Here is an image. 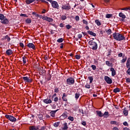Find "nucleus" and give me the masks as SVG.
<instances>
[{
    "instance_id": "obj_9",
    "label": "nucleus",
    "mask_w": 130,
    "mask_h": 130,
    "mask_svg": "<svg viewBox=\"0 0 130 130\" xmlns=\"http://www.w3.org/2000/svg\"><path fill=\"white\" fill-rule=\"evenodd\" d=\"M27 46L29 48H31V49H33L34 50L36 49V47H35V45L33 44V43H29L27 44Z\"/></svg>"
},
{
    "instance_id": "obj_62",
    "label": "nucleus",
    "mask_w": 130,
    "mask_h": 130,
    "mask_svg": "<svg viewBox=\"0 0 130 130\" xmlns=\"http://www.w3.org/2000/svg\"><path fill=\"white\" fill-rule=\"evenodd\" d=\"M126 82L127 83H130V78H127V79H126Z\"/></svg>"
},
{
    "instance_id": "obj_47",
    "label": "nucleus",
    "mask_w": 130,
    "mask_h": 130,
    "mask_svg": "<svg viewBox=\"0 0 130 130\" xmlns=\"http://www.w3.org/2000/svg\"><path fill=\"white\" fill-rule=\"evenodd\" d=\"M20 17H25V18H28V16H27V15L24 14H21Z\"/></svg>"
},
{
    "instance_id": "obj_60",
    "label": "nucleus",
    "mask_w": 130,
    "mask_h": 130,
    "mask_svg": "<svg viewBox=\"0 0 130 130\" xmlns=\"http://www.w3.org/2000/svg\"><path fill=\"white\" fill-rule=\"evenodd\" d=\"M62 99L63 101H68V99H67V98L62 97Z\"/></svg>"
},
{
    "instance_id": "obj_32",
    "label": "nucleus",
    "mask_w": 130,
    "mask_h": 130,
    "mask_svg": "<svg viewBox=\"0 0 130 130\" xmlns=\"http://www.w3.org/2000/svg\"><path fill=\"white\" fill-rule=\"evenodd\" d=\"M60 123V122H55V123L53 124V126L55 127H58V126L59 125V124Z\"/></svg>"
},
{
    "instance_id": "obj_61",
    "label": "nucleus",
    "mask_w": 130,
    "mask_h": 130,
    "mask_svg": "<svg viewBox=\"0 0 130 130\" xmlns=\"http://www.w3.org/2000/svg\"><path fill=\"white\" fill-rule=\"evenodd\" d=\"M127 10H128V9H127V8H125L121 9V11H127Z\"/></svg>"
},
{
    "instance_id": "obj_56",
    "label": "nucleus",
    "mask_w": 130,
    "mask_h": 130,
    "mask_svg": "<svg viewBox=\"0 0 130 130\" xmlns=\"http://www.w3.org/2000/svg\"><path fill=\"white\" fill-rule=\"evenodd\" d=\"M59 91V90H58V88H56L54 89V92H55V93H58Z\"/></svg>"
},
{
    "instance_id": "obj_33",
    "label": "nucleus",
    "mask_w": 130,
    "mask_h": 130,
    "mask_svg": "<svg viewBox=\"0 0 130 130\" xmlns=\"http://www.w3.org/2000/svg\"><path fill=\"white\" fill-rule=\"evenodd\" d=\"M5 18L4 15L3 14H0V20H1V21L3 20Z\"/></svg>"
},
{
    "instance_id": "obj_12",
    "label": "nucleus",
    "mask_w": 130,
    "mask_h": 130,
    "mask_svg": "<svg viewBox=\"0 0 130 130\" xmlns=\"http://www.w3.org/2000/svg\"><path fill=\"white\" fill-rule=\"evenodd\" d=\"M60 118L62 119H66L68 117V112H64L61 116Z\"/></svg>"
},
{
    "instance_id": "obj_30",
    "label": "nucleus",
    "mask_w": 130,
    "mask_h": 130,
    "mask_svg": "<svg viewBox=\"0 0 130 130\" xmlns=\"http://www.w3.org/2000/svg\"><path fill=\"white\" fill-rule=\"evenodd\" d=\"M114 93H118V92H120V89L118 88H116L113 90Z\"/></svg>"
},
{
    "instance_id": "obj_44",
    "label": "nucleus",
    "mask_w": 130,
    "mask_h": 130,
    "mask_svg": "<svg viewBox=\"0 0 130 130\" xmlns=\"http://www.w3.org/2000/svg\"><path fill=\"white\" fill-rule=\"evenodd\" d=\"M66 27L67 29H71V28H72V26L70 24L66 25Z\"/></svg>"
},
{
    "instance_id": "obj_58",
    "label": "nucleus",
    "mask_w": 130,
    "mask_h": 130,
    "mask_svg": "<svg viewBox=\"0 0 130 130\" xmlns=\"http://www.w3.org/2000/svg\"><path fill=\"white\" fill-rule=\"evenodd\" d=\"M81 124H82V125H84V126H86V122H85V121L82 122Z\"/></svg>"
},
{
    "instance_id": "obj_16",
    "label": "nucleus",
    "mask_w": 130,
    "mask_h": 130,
    "mask_svg": "<svg viewBox=\"0 0 130 130\" xmlns=\"http://www.w3.org/2000/svg\"><path fill=\"white\" fill-rule=\"evenodd\" d=\"M126 68L128 69L130 67V57L128 58L126 63Z\"/></svg>"
},
{
    "instance_id": "obj_42",
    "label": "nucleus",
    "mask_w": 130,
    "mask_h": 130,
    "mask_svg": "<svg viewBox=\"0 0 130 130\" xmlns=\"http://www.w3.org/2000/svg\"><path fill=\"white\" fill-rule=\"evenodd\" d=\"M82 22H83V24H85V25H88V21H86V20L83 19L82 20Z\"/></svg>"
},
{
    "instance_id": "obj_3",
    "label": "nucleus",
    "mask_w": 130,
    "mask_h": 130,
    "mask_svg": "<svg viewBox=\"0 0 130 130\" xmlns=\"http://www.w3.org/2000/svg\"><path fill=\"white\" fill-rule=\"evenodd\" d=\"M5 117L7 119L10 120V121H12V122H15V121H17V119L12 115H6Z\"/></svg>"
},
{
    "instance_id": "obj_57",
    "label": "nucleus",
    "mask_w": 130,
    "mask_h": 130,
    "mask_svg": "<svg viewBox=\"0 0 130 130\" xmlns=\"http://www.w3.org/2000/svg\"><path fill=\"white\" fill-rule=\"evenodd\" d=\"M54 101H55V102H57V101H58V97H55L54 99Z\"/></svg>"
},
{
    "instance_id": "obj_40",
    "label": "nucleus",
    "mask_w": 130,
    "mask_h": 130,
    "mask_svg": "<svg viewBox=\"0 0 130 130\" xmlns=\"http://www.w3.org/2000/svg\"><path fill=\"white\" fill-rule=\"evenodd\" d=\"M80 97V93H76L75 94V98L76 99H79V98Z\"/></svg>"
},
{
    "instance_id": "obj_45",
    "label": "nucleus",
    "mask_w": 130,
    "mask_h": 130,
    "mask_svg": "<svg viewBox=\"0 0 130 130\" xmlns=\"http://www.w3.org/2000/svg\"><path fill=\"white\" fill-rule=\"evenodd\" d=\"M42 19L44 20V21H47V19H48V17L47 16H44L42 17Z\"/></svg>"
},
{
    "instance_id": "obj_49",
    "label": "nucleus",
    "mask_w": 130,
    "mask_h": 130,
    "mask_svg": "<svg viewBox=\"0 0 130 130\" xmlns=\"http://www.w3.org/2000/svg\"><path fill=\"white\" fill-rule=\"evenodd\" d=\"M107 33L109 35L111 34L112 31H111V29H109L107 31Z\"/></svg>"
},
{
    "instance_id": "obj_52",
    "label": "nucleus",
    "mask_w": 130,
    "mask_h": 130,
    "mask_svg": "<svg viewBox=\"0 0 130 130\" xmlns=\"http://www.w3.org/2000/svg\"><path fill=\"white\" fill-rule=\"evenodd\" d=\"M112 16V15H111V14H107L106 16V18H108V19H109V18H111Z\"/></svg>"
},
{
    "instance_id": "obj_23",
    "label": "nucleus",
    "mask_w": 130,
    "mask_h": 130,
    "mask_svg": "<svg viewBox=\"0 0 130 130\" xmlns=\"http://www.w3.org/2000/svg\"><path fill=\"white\" fill-rule=\"evenodd\" d=\"M34 2H35V0H26L25 1L26 5H30V4H32Z\"/></svg>"
},
{
    "instance_id": "obj_4",
    "label": "nucleus",
    "mask_w": 130,
    "mask_h": 130,
    "mask_svg": "<svg viewBox=\"0 0 130 130\" xmlns=\"http://www.w3.org/2000/svg\"><path fill=\"white\" fill-rule=\"evenodd\" d=\"M52 7L53 9H57V10H59V5L56 1H52L51 2Z\"/></svg>"
},
{
    "instance_id": "obj_50",
    "label": "nucleus",
    "mask_w": 130,
    "mask_h": 130,
    "mask_svg": "<svg viewBox=\"0 0 130 130\" xmlns=\"http://www.w3.org/2000/svg\"><path fill=\"white\" fill-rule=\"evenodd\" d=\"M116 121H111L110 122L111 124H116Z\"/></svg>"
},
{
    "instance_id": "obj_46",
    "label": "nucleus",
    "mask_w": 130,
    "mask_h": 130,
    "mask_svg": "<svg viewBox=\"0 0 130 130\" xmlns=\"http://www.w3.org/2000/svg\"><path fill=\"white\" fill-rule=\"evenodd\" d=\"M79 112L80 113H81L82 116H84V111L83 110L79 109Z\"/></svg>"
},
{
    "instance_id": "obj_59",
    "label": "nucleus",
    "mask_w": 130,
    "mask_h": 130,
    "mask_svg": "<svg viewBox=\"0 0 130 130\" xmlns=\"http://www.w3.org/2000/svg\"><path fill=\"white\" fill-rule=\"evenodd\" d=\"M59 26H60L61 28H63V27H64V24H63V23H60Z\"/></svg>"
},
{
    "instance_id": "obj_28",
    "label": "nucleus",
    "mask_w": 130,
    "mask_h": 130,
    "mask_svg": "<svg viewBox=\"0 0 130 130\" xmlns=\"http://www.w3.org/2000/svg\"><path fill=\"white\" fill-rule=\"evenodd\" d=\"M106 64L108 67H113L112 63H111L109 61H106Z\"/></svg>"
},
{
    "instance_id": "obj_24",
    "label": "nucleus",
    "mask_w": 130,
    "mask_h": 130,
    "mask_svg": "<svg viewBox=\"0 0 130 130\" xmlns=\"http://www.w3.org/2000/svg\"><path fill=\"white\" fill-rule=\"evenodd\" d=\"M38 127L35 126H30L29 127V130H38Z\"/></svg>"
},
{
    "instance_id": "obj_18",
    "label": "nucleus",
    "mask_w": 130,
    "mask_h": 130,
    "mask_svg": "<svg viewBox=\"0 0 130 130\" xmlns=\"http://www.w3.org/2000/svg\"><path fill=\"white\" fill-rule=\"evenodd\" d=\"M27 60H28V59L27 58V57L23 56L22 57V61H23V64H26V63L27 62Z\"/></svg>"
},
{
    "instance_id": "obj_14",
    "label": "nucleus",
    "mask_w": 130,
    "mask_h": 130,
    "mask_svg": "<svg viewBox=\"0 0 130 130\" xmlns=\"http://www.w3.org/2000/svg\"><path fill=\"white\" fill-rule=\"evenodd\" d=\"M110 71L112 72V77H114L116 75V71H115V69L113 68H110Z\"/></svg>"
},
{
    "instance_id": "obj_2",
    "label": "nucleus",
    "mask_w": 130,
    "mask_h": 130,
    "mask_svg": "<svg viewBox=\"0 0 130 130\" xmlns=\"http://www.w3.org/2000/svg\"><path fill=\"white\" fill-rule=\"evenodd\" d=\"M88 44L90 45L92 50H96V49L98 48V45L97 44V43L93 41H89Z\"/></svg>"
},
{
    "instance_id": "obj_21",
    "label": "nucleus",
    "mask_w": 130,
    "mask_h": 130,
    "mask_svg": "<svg viewBox=\"0 0 130 130\" xmlns=\"http://www.w3.org/2000/svg\"><path fill=\"white\" fill-rule=\"evenodd\" d=\"M119 17H120V18H122V19H125V18H126L125 15L124 14H123V13H122V12L119 13Z\"/></svg>"
},
{
    "instance_id": "obj_54",
    "label": "nucleus",
    "mask_w": 130,
    "mask_h": 130,
    "mask_svg": "<svg viewBox=\"0 0 130 130\" xmlns=\"http://www.w3.org/2000/svg\"><path fill=\"white\" fill-rule=\"evenodd\" d=\"M91 68L92 70H93V71H95V70H96V66L95 65H92Z\"/></svg>"
},
{
    "instance_id": "obj_11",
    "label": "nucleus",
    "mask_w": 130,
    "mask_h": 130,
    "mask_svg": "<svg viewBox=\"0 0 130 130\" xmlns=\"http://www.w3.org/2000/svg\"><path fill=\"white\" fill-rule=\"evenodd\" d=\"M44 103L46 104H50L52 103V101L50 99H47L43 100Z\"/></svg>"
},
{
    "instance_id": "obj_19",
    "label": "nucleus",
    "mask_w": 130,
    "mask_h": 130,
    "mask_svg": "<svg viewBox=\"0 0 130 130\" xmlns=\"http://www.w3.org/2000/svg\"><path fill=\"white\" fill-rule=\"evenodd\" d=\"M123 113L124 115H125V116H127V115L128 114V111H127V110H126V109L124 108L123 111Z\"/></svg>"
},
{
    "instance_id": "obj_10",
    "label": "nucleus",
    "mask_w": 130,
    "mask_h": 130,
    "mask_svg": "<svg viewBox=\"0 0 130 130\" xmlns=\"http://www.w3.org/2000/svg\"><path fill=\"white\" fill-rule=\"evenodd\" d=\"M57 111H58V109L54 111H51V112H50V116L52 117H55V113H56Z\"/></svg>"
},
{
    "instance_id": "obj_53",
    "label": "nucleus",
    "mask_w": 130,
    "mask_h": 130,
    "mask_svg": "<svg viewBox=\"0 0 130 130\" xmlns=\"http://www.w3.org/2000/svg\"><path fill=\"white\" fill-rule=\"evenodd\" d=\"M82 37H83V35L81 34H79L78 35V38H79V39H81V38H82Z\"/></svg>"
},
{
    "instance_id": "obj_7",
    "label": "nucleus",
    "mask_w": 130,
    "mask_h": 130,
    "mask_svg": "<svg viewBox=\"0 0 130 130\" xmlns=\"http://www.w3.org/2000/svg\"><path fill=\"white\" fill-rule=\"evenodd\" d=\"M22 79L25 83H32V79L30 77H23Z\"/></svg>"
},
{
    "instance_id": "obj_22",
    "label": "nucleus",
    "mask_w": 130,
    "mask_h": 130,
    "mask_svg": "<svg viewBox=\"0 0 130 130\" xmlns=\"http://www.w3.org/2000/svg\"><path fill=\"white\" fill-rule=\"evenodd\" d=\"M7 40V41H8V42H10V41H11V38L9 37V36H6L3 38V40Z\"/></svg>"
},
{
    "instance_id": "obj_13",
    "label": "nucleus",
    "mask_w": 130,
    "mask_h": 130,
    "mask_svg": "<svg viewBox=\"0 0 130 130\" xmlns=\"http://www.w3.org/2000/svg\"><path fill=\"white\" fill-rule=\"evenodd\" d=\"M1 23L4 25H8L9 23V19L5 18L2 21H1Z\"/></svg>"
},
{
    "instance_id": "obj_6",
    "label": "nucleus",
    "mask_w": 130,
    "mask_h": 130,
    "mask_svg": "<svg viewBox=\"0 0 130 130\" xmlns=\"http://www.w3.org/2000/svg\"><path fill=\"white\" fill-rule=\"evenodd\" d=\"M61 9L62 10H66L67 11H69L71 9V5H70V4H67L66 5H62L61 7Z\"/></svg>"
},
{
    "instance_id": "obj_20",
    "label": "nucleus",
    "mask_w": 130,
    "mask_h": 130,
    "mask_svg": "<svg viewBox=\"0 0 130 130\" xmlns=\"http://www.w3.org/2000/svg\"><path fill=\"white\" fill-rule=\"evenodd\" d=\"M87 33L88 34H89V35H91L92 36H94V37H96V35L95 33H94L93 31H88Z\"/></svg>"
},
{
    "instance_id": "obj_37",
    "label": "nucleus",
    "mask_w": 130,
    "mask_h": 130,
    "mask_svg": "<svg viewBox=\"0 0 130 130\" xmlns=\"http://www.w3.org/2000/svg\"><path fill=\"white\" fill-rule=\"evenodd\" d=\"M38 118H39L40 120H42V119H43L42 117H43V115H42V114H39L38 115Z\"/></svg>"
},
{
    "instance_id": "obj_48",
    "label": "nucleus",
    "mask_w": 130,
    "mask_h": 130,
    "mask_svg": "<svg viewBox=\"0 0 130 130\" xmlns=\"http://www.w3.org/2000/svg\"><path fill=\"white\" fill-rule=\"evenodd\" d=\"M75 58H76V59H80V58H81V56L79 55H76L75 56Z\"/></svg>"
},
{
    "instance_id": "obj_63",
    "label": "nucleus",
    "mask_w": 130,
    "mask_h": 130,
    "mask_svg": "<svg viewBox=\"0 0 130 130\" xmlns=\"http://www.w3.org/2000/svg\"><path fill=\"white\" fill-rule=\"evenodd\" d=\"M118 56H119V57H121L122 56V53H119Z\"/></svg>"
},
{
    "instance_id": "obj_39",
    "label": "nucleus",
    "mask_w": 130,
    "mask_h": 130,
    "mask_svg": "<svg viewBox=\"0 0 130 130\" xmlns=\"http://www.w3.org/2000/svg\"><path fill=\"white\" fill-rule=\"evenodd\" d=\"M68 119L69 120H70L71 121H74V117H72V116H69V117H68Z\"/></svg>"
},
{
    "instance_id": "obj_27",
    "label": "nucleus",
    "mask_w": 130,
    "mask_h": 130,
    "mask_svg": "<svg viewBox=\"0 0 130 130\" xmlns=\"http://www.w3.org/2000/svg\"><path fill=\"white\" fill-rule=\"evenodd\" d=\"M103 116H105V117H106V118H107V117H108L109 116V113H108V112H105L103 114Z\"/></svg>"
},
{
    "instance_id": "obj_31",
    "label": "nucleus",
    "mask_w": 130,
    "mask_h": 130,
    "mask_svg": "<svg viewBox=\"0 0 130 130\" xmlns=\"http://www.w3.org/2000/svg\"><path fill=\"white\" fill-rule=\"evenodd\" d=\"M25 22L26 24H30L31 22H32V20L30 18H27L25 20Z\"/></svg>"
},
{
    "instance_id": "obj_36",
    "label": "nucleus",
    "mask_w": 130,
    "mask_h": 130,
    "mask_svg": "<svg viewBox=\"0 0 130 130\" xmlns=\"http://www.w3.org/2000/svg\"><path fill=\"white\" fill-rule=\"evenodd\" d=\"M62 21H64L67 19V16L66 15H62L61 17Z\"/></svg>"
},
{
    "instance_id": "obj_29",
    "label": "nucleus",
    "mask_w": 130,
    "mask_h": 130,
    "mask_svg": "<svg viewBox=\"0 0 130 130\" xmlns=\"http://www.w3.org/2000/svg\"><path fill=\"white\" fill-rule=\"evenodd\" d=\"M68 128H69V127H68V123H66L63 125V127L62 128V129L67 130V129H68Z\"/></svg>"
},
{
    "instance_id": "obj_64",
    "label": "nucleus",
    "mask_w": 130,
    "mask_h": 130,
    "mask_svg": "<svg viewBox=\"0 0 130 130\" xmlns=\"http://www.w3.org/2000/svg\"><path fill=\"white\" fill-rule=\"evenodd\" d=\"M113 130H119V129H118V128L116 127H114L113 128Z\"/></svg>"
},
{
    "instance_id": "obj_5",
    "label": "nucleus",
    "mask_w": 130,
    "mask_h": 130,
    "mask_svg": "<svg viewBox=\"0 0 130 130\" xmlns=\"http://www.w3.org/2000/svg\"><path fill=\"white\" fill-rule=\"evenodd\" d=\"M67 83L68 85H74L75 84V79L72 77L69 78L67 79Z\"/></svg>"
},
{
    "instance_id": "obj_34",
    "label": "nucleus",
    "mask_w": 130,
    "mask_h": 130,
    "mask_svg": "<svg viewBox=\"0 0 130 130\" xmlns=\"http://www.w3.org/2000/svg\"><path fill=\"white\" fill-rule=\"evenodd\" d=\"M63 41V38H59L57 40V42H58L59 43H61Z\"/></svg>"
},
{
    "instance_id": "obj_8",
    "label": "nucleus",
    "mask_w": 130,
    "mask_h": 130,
    "mask_svg": "<svg viewBox=\"0 0 130 130\" xmlns=\"http://www.w3.org/2000/svg\"><path fill=\"white\" fill-rule=\"evenodd\" d=\"M104 80L107 84H112V79L108 76H105Z\"/></svg>"
},
{
    "instance_id": "obj_25",
    "label": "nucleus",
    "mask_w": 130,
    "mask_h": 130,
    "mask_svg": "<svg viewBox=\"0 0 130 130\" xmlns=\"http://www.w3.org/2000/svg\"><path fill=\"white\" fill-rule=\"evenodd\" d=\"M95 23L98 25V26H101V22L99 21V19H96L95 20Z\"/></svg>"
},
{
    "instance_id": "obj_1",
    "label": "nucleus",
    "mask_w": 130,
    "mask_h": 130,
    "mask_svg": "<svg viewBox=\"0 0 130 130\" xmlns=\"http://www.w3.org/2000/svg\"><path fill=\"white\" fill-rule=\"evenodd\" d=\"M113 37L114 39L117 41H122V40H125V37H124V36L120 34L119 33H114L113 34Z\"/></svg>"
},
{
    "instance_id": "obj_55",
    "label": "nucleus",
    "mask_w": 130,
    "mask_h": 130,
    "mask_svg": "<svg viewBox=\"0 0 130 130\" xmlns=\"http://www.w3.org/2000/svg\"><path fill=\"white\" fill-rule=\"evenodd\" d=\"M123 124L126 126H128V123H127V122L126 121L124 122Z\"/></svg>"
},
{
    "instance_id": "obj_26",
    "label": "nucleus",
    "mask_w": 130,
    "mask_h": 130,
    "mask_svg": "<svg viewBox=\"0 0 130 130\" xmlns=\"http://www.w3.org/2000/svg\"><path fill=\"white\" fill-rule=\"evenodd\" d=\"M127 60V57L126 56H125L124 58H123L121 60V63H124V62H125V61H126Z\"/></svg>"
},
{
    "instance_id": "obj_43",
    "label": "nucleus",
    "mask_w": 130,
    "mask_h": 130,
    "mask_svg": "<svg viewBox=\"0 0 130 130\" xmlns=\"http://www.w3.org/2000/svg\"><path fill=\"white\" fill-rule=\"evenodd\" d=\"M85 88H87V89H90V88H91V85H90L89 84H86L85 85Z\"/></svg>"
},
{
    "instance_id": "obj_41",
    "label": "nucleus",
    "mask_w": 130,
    "mask_h": 130,
    "mask_svg": "<svg viewBox=\"0 0 130 130\" xmlns=\"http://www.w3.org/2000/svg\"><path fill=\"white\" fill-rule=\"evenodd\" d=\"M75 20L77 22H79L80 21V17H79V16H75Z\"/></svg>"
},
{
    "instance_id": "obj_15",
    "label": "nucleus",
    "mask_w": 130,
    "mask_h": 130,
    "mask_svg": "<svg viewBox=\"0 0 130 130\" xmlns=\"http://www.w3.org/2000/svg\"><path fill=\"white\" fill-rule=\"evenodd\" d=\"M96 113L98 114V116L100 117H103V113H102V112L101 111H96Z\"/></svg>"
},
{
    "instance_id": "obj_51",
    "label": "nucleus",
    "mask_w": 130,
    "mask_h": 130,
    "mask_svg": "<svg viewBox=\"0 0 130 130\" xmlns=\"http://www.w3.org/2000/svg\"><path fill=\"white\" fill-rule=\"evenodd\" d=\"M19 45L20 46V47H21V48H24V44H23V43H19Z\"/></svg>"
},
{
    "instance_id": "obj_17",
    "label": "nucleus",
    "mask_w": 130,
    "mask_h": 130,
    "mask_svg": "<svg viewBox=\"0 0 130 130\" xmlns=\"http://www.w3.org/2000/svg\"><path fill=\"white\" fill-rule=\"evenodd\" d=\"M6 54L7 55H11V54H13V51L11 49H8L6 51Z\"/></svg>"
},
{
    "instance_id": "obj_38",
    "label": "nucleus",
    "mask_w": 130,
    "mask_h": 130,
    "mask_svg": "<svg viewBox=\"0 0 130 130\" xmlns=\"http://www.w3.org/2000/svg\"><path fill=\"white\" fill-rule=\"evenodd\" d=\"M49 23H50V22H52L53 21V19L50 18V17H48V19L47 20Z\"/></svg>"
},
{
    "instance_id": "obj_35",
    "label": "nucleus",
    "mask_w": 130,
    "mask_h": 130,
    "mask_svg": "<svg viewBox=\"0 0 130 130\" xmlns=\"http://www.w3.org/2000/svg\"><path fill=\"white\" fill-rule=\"evenodd\" d=\"M88 79L90 81V83H92L93 82V77L92 76H89L88 77Z\"/></svg>"
}]
</instances>
